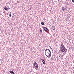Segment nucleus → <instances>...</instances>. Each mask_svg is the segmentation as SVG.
Segmentation results:
<instances>
[{"label": "nucleus", "mask_w": 74, "mask_h": 74, "mask_svg": "<svg viewBox=\"0 0 74 74\" xmlns=\"http://www.w3.org/2000/svg\"><path fill=\"white\" fill-rule=\"evenodd\" d=\"M45 53L47 57H49L51 56V52L49 49H46L45 50Z\"/></svg>", "instance_id": "obj_1"}, {"label": "nucleus", "mask_w": 74, "mask_h": 74, "mask_svg": "<svg viewBox=\"0 0 74 74\" xmlns=\"http://www.w3.org/2000/svg\"><path fill=\"white\" fill-rule=\"evenodd\" d=\"M60 50L61 52H64L65 51V52H67V49L64 47H60Z\"/></svg>", "instance_id": "obj_2"}, {"label": "nucleus", "mask_w": 74, "mask_h": 74, "mask_svg": "<svg viewBox=\"0 0 74 74\" xmlns=\"http://www.w3.org/2000/svg\"><path fill=\"white\" fill-rule=\"evenodd\" d=\"M34 66H35L36 68V69H38V64L37 63V62H35L34 63Z\"/></svg>", "instance_id": "obj_3"}, {"label": "nucleus", "mask_w": 74, "mask_h": 74, "mask_svg": "<svg viewBox=\"0 0 74 74\" xmlns=\"http://www.w3.org/2000/svg\"><path fill=\"white\" fill-rule=\"evenodd\" d=\"M41 60L43 64H45V60L44 59L42 58L41 59Z\"/></svg>", "instance_id": "obj_4"}, {"label": "nucleus", "mask_w": 74, "mask_h": 74, "mask_svg": "<svg viewBox=\"0 0 74 74\" xmlns=\"http://www.w3.org/2000/svg\"><path fill=\"white\" fill-rule=\"evenodd\" d=\"M9 73H10L11 74H15L13 71H10Z\"/></svg>", "instance_id": "obj_5"}, {"label": "nucleus", "mask_w": 74, "mask_h": 74, "mask_svg": "<svg viewBox=\"0 0 74 74\" xmlns=\"http://www.w3.org/2000/svg\"><path fill=\"white\" fill-rule=\"evenodd\" d=\"M61 46L60 47V48H62V47H64V45L63 44V43H61L60 45Z\"/></svg>", "instance_id": "obj_6"}, {"label": "nucleus", "mask_w": 74, "mask_h": 74, "mask_svg": "<svg viewBox=\"0 0 74 74\" xmlns=\"http://www.w3.org/2000/svg\"><path fill=\"white\" fill-rule=\"evenodd\" d=\"M43 29H44V30H45V31H46V30L47 29V28H46V27H42Z\"/></svg>", "instance_id": "obj_7"}, {"label": "nucleus", "mask_w": 74, "mask_h": 74, "mask_svg": "<svg viewBox=\"0 0 74 74\" xmlns=\"http://www.w3.org/2000/svg\"><path fill=\"white\" fill-rule=\"evenodd\" d=\"M4 9H5V10H6V11L8 10V8H7V7H6V6L5 7Z\"/></svg>", "instance_id": "obj_8"}, {"label": "nucleus", "mask_w": 74, "mask_h": 74, "mask_svg": "<svg viewBox=\"0 0 74 74\" xmlns=\"http://www.w3.org/2000/svg\"><path fill=\"white\" fill-rule=\"evenodd\" d=\"M62 10H63V11H64V10H65V8H64V7L63 6L62 7Z\"/></svg>", "instance_id": "obj_9"}, {"label": "nucleus", "mask_w": 74, "mask_h": 74, "mask_svg": "<svg viewBox=\"0 0 74 74\" xmlns=\"http://www.w3.org/2000/svg\"><path fill=\"white\" fill-rule=\"evenodd\" d=\"M41 24L42 25H44V22H42L41 23Z\"/></svg>", "instance_id": "obj_10"}, {"label": "nucleus", "mask_w": 74, "mask_h": 74, "mask_svg": "<svg viewBox=\"0 0 74 74\" xmlns=\"http://www.w3.org/2000/svg\"><path fill=\"white\" fill-rule=\"evenodd\" d=\"M39 30H40V32L42 33V30H41V28H40Z\"/></svg>", "instance_id": "obj_11"}, {"label": "nucleus", "mask_w": 74, "mask_h": 74, "mask_svg": "<svg viewBox=\"0 0 74 74\" xmlns=\"http://www.w3.org/2000/svg\"><path fill=\"white\" fill-rule=\"evenodd\" d=\"M55 28V26H54V27L53 28V30H55V28Z\"/></svg>", "instance_id": "obj_12"}, {"label": "nucleus", "mask_w": 74, "mask_h": 74, "mask_svg": "<svg viewBox=\"0 0 74 74\" xmlns=\"http://www.w3.org/2000/svg\"><path fill=\"white\" fill-rule=\"evenodd\" d=\"M9 16L10 17H11V16H12V15L11 14H10Z\"/></svg>", "instance_id": "obj_13"}, {"label": "nucleus", "mask_w": 74, "mask_h": 74, "mask_svg": "<svg viewBox=\"0 0 74 74\" xmlns=\"http://www.w3.org/2000/svg\"><path fill=\"white\" fill-rule=\"evenodd\" d=\"M49 31V29H48L47 28V29H46V31Z\"/></svg>", "instance_id": "obj_14"}, {"label": "nucleus", "mask_w": 74, "mask_h": 74, "mask_svg": "<svg viewBox=\"0 0 74 74\" xmlns=\"http://www.w3.org/2000/svg\"><path fill=\"white\" fill-rule=\"evenodd\" d=\"M72 1L73 3H74V0H72Z\"/></svg>", "instance_id": "obj_15"}, {"label": "nucleus", "mask_w": 74, "mask_h": 74, "mask_svg": "<svg viewBox=\"0 0 74 74\" xmlns=\"http://www.w3.org/2000/svg\"><path fill=\"white\" fill-rule=\"evenodd\" d=\"M48 46H45V47H47V48H48Z\"/></svg>", "instance_id": "obj_16"}, {"label": "nucleus", "mask_w": 74, "mask_h": 74, "mask_svg": "<svg viewBox=\"0 0 74 74\" xmlns=\"http://www.w3.org/2000/svg\"><path fill=\"white\" fill-rule=\"evenodd\" d=\"M54 27V26H52V28L53 29V28Z\"/></svg>", "instance_id": "obj_17"}, {"label": "nucleus", "mask_w": 74, "mask_h": 74, "mask_svg": "<svg viewBox=\"0 0 74 74\" xmlns=\"http://www.w3.org/2000/svg\"><path fill=\"white\" fill-rule=\"evenodd\" d=\"M73 73H74V70L73 71Z\"/></svg>", "instance_id": "obj_18"}, {"label": "nucleus", "mask_w": 74, "mask_h": 74, "mask_svg": "<svg viewBox=\"0 0 74 74\" xmlns=\"http://www.w3.org/2000/svg\"><path fill=\"white\" fill-rule=\"evenodd\" d=\"M7 4H9V3H7Z\"/></svg>", "instance_id": "obj_19"}, {"label": "nucleus", "mask_w": 74, "mask_h": 74, "mask_svg": "<svg viewBox=\"0 0 74 74\" xmlns=\"http://www.w3.org/2000/svg\"><path fill=\"white\" fill-rule=\"evenodd\" d=\"M67 1V0H66V1Z\"/></svg>", "instance_id": "obj_20"}, {"label": "nucleus", "mask_w": 74, "mask_h": 74, "mask_svg": "<svg viewBox=\"0 0 74 74\" xmlns=\"http://www.w3.org/2000/svg\"><path fill=\"white\" fill-rule=\"evenodd\" d=\"M49 47H50V48H51V47L49 46Z\"/></svg>", "instance_id": "obj_21"}]
</instances>
